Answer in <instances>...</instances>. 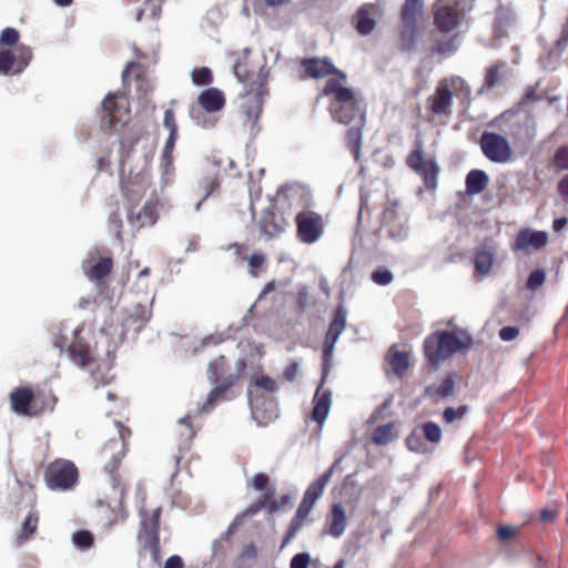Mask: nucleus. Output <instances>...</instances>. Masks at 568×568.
Wrapping results in <instances>:
<instances>
[{
    "label": "nucleus",
    "instance_id": "ddd939ff",
    "mask_svg": "<svg viewBox=\"0 0 568 568\" xmlns=\"http://www.w3.org/2000/svg\"><path fill=\"white\" fill-rule=\"evenodd\" d=\"M303 68L302 79H322L331 77L329 79H338L346 81L347 75L337 69L332 60L327 57L324 58H305L301 61Z\"/></svg>",
    "mask_w": 568,
    "mask_h": 568
},
{
    "label": "nucleus",
    "instance_id": "5fc2aeb1",
    "mask_svg": "<svg viewBox=\"0 0 568 568\" xmlns=\"http://www.w3.org/2000/svg\"><path fill=\"white\" fill-rule=\"evenodd\" d=\"M466 410H467L466 405H462L457 409H455L453 407H447V408H445V410L443 413V420L446 424H452L456 418H463L464 415L466 414Z\"/></svg>",
    "mask_w": 568,
    "mask_h": 568
},
{
    "label": "nucleus",
    "instance_id": "37998d69",
    "mask_svg": "<svg viewBox=\"0 0 568 568\" xmlns=\"http://www.w3.org/2000/svg\"><path fill=\"white\" fill-rule=\"evenodd\" d=\"M192 82L199 87L210 85L213 80V73L207 67L194 68L191 72Z\"/></svg>",
    "mask_w": 568,
    "mask_h": 568
},
{
    "label": "nucleus",
    "instance_id": "ea45409f",
    "mask_svg": "<svg viewBox=\"0 0 568 568\" xmlns=\"http://www.w3.org/2000/svg\"><path fill=\"white\" fill-rule=\"evenodd\" d=\"M163 0H145L141 9L136 13V20L141 21L143 17L148 19H156L162 11Z\"/></svg>",
    "mask_w": 568,
    "mask_h": 568
},
{
    "label": "nucleus",
    "instance_id": "864d4df0",
    "mask_svg": "<svg viewBox=\"0 0 568 568\" xmlns=\"http://www.w3.org/2000/svg\"><path fill=\"white\" fill-rule=\"evenodd\" d=\"M163 125L169 130V134L179 135V126L173 109H166L163 116Z\"/></svg>",
    "mask_w": 568,
    "mask_h": 568
},
{
    "label": "nucleus",
    "instance_id": "cd10ccee",
    "mask_svg": "<svg viewBox=\"0 0 568 568\" xmlns=\"http://www.w3.org/2000/svg\"><path fill=\"white\" fill-rule=\"evenodd\" d=\"M38 526H39L38 511H33V510L29 511V514L27 515V517L24 518V520L21 525L20 531L18 532V535L16 537V545L20 547V546L24 545L26 542H28L29 540H31L38 530Z\"/></svg>",
    "mask_w": 568,
    "mask_h": 568
},
{
    "label": "nucleus",
    "instance_id": "69168bd1",
    "mask_svg": "<svg viewBox=\"0 0 568 568\" xmlns=\"http://www.w3.org/2000/svg\"><path fill=\"white\" fill-rule=\"evenodd\" d=\"M519 335V328L515 326H505L499 331V337L505 341H514Z\"/></svg>",
    "mask_w": 568,
    "mask_h": 568
},
{
    "label": "nucleus",
    "instance_id": "1a4fd4ad",
    "mask_svg": "<svg viewBox=\"0 0 568 568\" xmlns=\"http://www.w3.org/2000/svg\"><path fill=\"white\" fill-rule=\"evenodd\" d=\"M465 0H437L433 6V24L444 34L458 30L466 20Z\"/></svg>",
    "mask_w": 568,
    "mask_h": 568
},
{
    "label": "nucleus",
    "instance_id": "c85d7f7f",
    "mask_svg": "<svg viewBox=\"0 0 568 568\" xmlns=\"http://www.w3.org/2000/svg\"><path fill=\"white\" fill-rule=\"evenodd\" d=\"M488 183V175L483 170H471L466 175V192L469 195L479 194L487 189Z\"/></svg>",
    "mask_w": 568,
    "mask_h": 568
},
{
    "label": "nucleus",
    "instance_id": "412c9836",
    "mask_svg": "<svg viewBox=\"0 0 568 568\" xmlns=\"http://www.w3.org/2000/svg\"><path fill=\"white\" fill-rule=\"evenodd\" d=\"M377 7L372 3H365L358 8L353 20L355 30L361 36H368L374 31L376 27L375 17L377 16Z\"/></svg>",
    "mask_w": 568,
    "mask_h": 568
},
{
    "label": "nucleus",
    "instance_id": "f8f14e48",
    "mask_svg": "<svg viewBox=\"0 0 568 568\" xmlns=\"http://www.w3.org/2000/svg\"><path fill=\"white\" fill-rule=\"evenodd\" d=\"M296 236L304 244H314L324 234V221L320 213L303 210L295 216Z\"/></svg>",
    "mask_w": 568,
    "mask_h": 568
},
{
    "label": "nucleus",
    "instance_id": "4c0bfd02",
    "mask_svg": "<svg viewBox=\"0 0 568 568\" xmlns=\"http://www.w3.org/2000/svg\"><path fill=\"white\" fill-rule=\"evenodd\" d=\"M266 507H268V510H270L271 513L276 511V510L278 509V505L276 504V501L271 500V494H268V493H264V494L262 495V497H261L257 501H255V503L251 504V505H250V506L244 510V513L242 514V516L244 517V516L255 515V514H257L260 510H262L263 508H266Z\"/></svg>",
    "mask_w": 568,
    "mask_h": 568
},
{
    "label": "nucleus",
    "instance_id": "680f3d73",
    "mask_svg": "<svg viewBox=\"0 0 568 568\" xmlns=\"http://www.w3.org/2000/svg\"><path fill=\"white\" fill-rule=\"evenodd\" d=\"M204 189H205V194L203 196L202 200L199 201V203L196 204V210L200 209L202 202L209 196L212 194V192H214L219 186H220V182L217 180L216 176H212V178H206L204 180Z\"/></svg>",
    "mask_w": 568,
    "mask_h": 568
},
{
    "label": "nucleus",
    "instance_id": "f3484780",
    "mask_svg": "<svg viewBox=\"0 0 568 568\" xmlns=\"http://www.w3.org/2000/svg\"><path fill=\"white\" fill-rule=\"evenodd\" d=\"M548 243V234L545 231L521 229L511 244L513 251H527L529 247L540 250Z\"/></svg>",
    "mask_w": 568,
    "mask_h": 568
},
{
    "label": "nucleus",
    "instance_id": "5701e85b",
    "mask_svg": "<svg viewBox=\"0 0 568 568\" xmlns=\"http://www.w3.org/2000/svg\"><path fill=\"white\" fill-rule=\"evenodd\" d=\"M346 526L347 518L343 505L333 504L327 516L324 532L334 538H339L345 532Z\"/></svg>",
    "mask_w": 568,
    "mask_h": 568
},
{
    "label": "nucleus",
    "instance_id": "603ef678",
    "mask_svg": "<svg viewBox=\"0 0 568 568\" xmlns=\"http://www.w3.org/2000/svg\"><path fill=\"white\" fill-rule=\"evenodd\" d=\"M545 280H546L545 271L541 268H537L529 274L526 286H527V288L535 291L544 284Z\"/></svg>",
    "mask_w": 568,
    "mask_h": 568
},
{
    "label": "nucleus",
    "instance_id": "393cba45",
    "mask_svg": "<svg viewBox=\"0 0 568 568\" xmlns=\"http://www.w3.org/2000/svg\"><path fill=\"white\" fill-rule=\"evenodd\" d=\"M113 268L111 256L101 257L98 261L91 260L83 265V272L90 281H100L109 276Z\"/></svg>",
    "mask_w": 568,
    "mask_h": 568
},
{
    "label": "nucleus",
    "instance_id": "bb28decb",
    "mask_svg": "<svg viewBox=\"0 0 568 568\" xmlns=\"http://www.w3.org/2000/svg\"><path fill=\"white\" fill-rule=\"evenodd\" d=\"M335 469V464H333L328 469H326L318 478L312 481L307 489L304 493V498L310 501L316 503L317 499L323 495L325 487L329 483Z\"/></svg>",
    "mask_w": 568,
    "mask_h": 568
},
{
    "label": "nucleus",
    "instance_id": "e433bc0d",
    "mask_svg": "<svg viewBox=\"0 0 568 568\" xmlns=\"http://www.w3.org/2000/svg\"><path fill=\"white\" fill-rule=\"evenodd\" d=\"M395 438V426L393 423L379 425L374 429L373 443L378 446L388 445Z\"/></svg>",
    "mask_w": 568,
    "mask_h": 568
},
{
    "label": "nucleus",
    "instance_id": "423d86ee",
    "mask_svg": "<svg viewBox=\"0 0 568 568\" xmlns=\"http://www.w3.org/2000/svg\"><path fill=\"white\" fill-rule=\"evenodd\" d=\"M115 425L118 436L104 443L98 455L100 460L105 462L104 469L109 474L111 485L122 499L125 495V486L119 474V467L128 452L126 440L131 436V429L120 422H116Z\"/></svg>",
    "mask_w": 568,
    "mask_h": 568
},
{
    "label": "nucleus",
    "instance_id": "58836bf2",
    "mask_svg": "<svg viewBox=\"0 0 568 568\" xmlns=\"http://www.w3.org/2000/svg\"><path fill=\"white\" fill-rule=\"evenodd\" d=\"M494 263V255L489 251H478L474 256L475 270L480 275H487Z\"/></svg>",
    "mask_w": 568,
    "mask_h": 568
},
{
    "label": "nucleus",
    "instance_id": "e2e57ef3",
    "mask_svg": "<svg viewBox=\"0 0 568 568\" xmlns=\"http://www.w3.org/2000/svg\"><path fill=\"white\" fill-rule=\"evenodd\" d=\"M254 385L258 388H263L270 393L277 389V383L270 376H261L255 379Z\"/></svg>",
    "mask_w": 568,
    "mask_h": 568
},
{
    "label": "nucleus",
    "instance_id": "7ed1b4c3",
    "mask_svg": "<svg viewBox=\"0 0 568 568\" xmlns=\"http://www.w3.org/2000/svg\"><path fill=\"white\" fill-rule=\"evenodd\" d=\"M322 97L329 99L328 112L334 121L345 125L366 124V110L357 93L347 87V80L327 79L318 94Z\"/></svg>",
    "mask_w": 568,
    "mask_h": 568
},
{
    "label": "nucleus",
    "instance_id": "b1692460",
    "mask_svg": "<svg viewBox=\"0 0 568 568\" xmlns=\"http://www.w3.org/2000/svg\"><path fill=\"white\" fill-rule=\"evenodd\" d=\"M129 223L136 230L153 225L158 220L156 207L153 203H145L136 212L134 207L129 210Z\"/></svg>",
    "mask_w": 568,
    "mask_h": 568
},
{
    "label": "nucleus",
    "instance_id": "39448f33",
    "mask_svg": "<svg viewBox=\"0 0 568 568\" xmlns=\"http://www.w3.org/2000/svg\"><path fill=\"white\" fill-rule=\"evenodd\" d=\"M471 344V336L466 331H442L428 335L423 347L427 361L437 368L440 363L447 361L457 352L468 349Z\"/></svg>",
    "mask_w": 568,
    "mask_h": 568
},
{
    "label": "nucleus",
    "instance_id": "aec40b11",
    "mask_svg": "<svg viewBox=\"0 0 568 568\" xmlns=\"http://www.w3.org/2000/svg\"><path fill=\"white\" fill-rule=\"evenodd\" d=\"M103 109L109 115V125L122 121V115L130 112L129 102L121 93H109L103 100Z\"/></svg>",
    "mask_w": 568,
    "mask_h": 568
},
{
    "label": "nucleus",
    "instance_id": "338daca9",
    "mask_svg": "<svg viewBox=\"0 0 568 568\" xmlns=\"http://www.w3.org/2000/svg\"><path fill=\"white\" fill-rule=\"evenodd\" d=\"M268 484V477L264 473L256 474L251 481V485L256 490H264Z\"/></svg>",
    "mask_w": 568,
    "mask_h": 568
},
{
    "label": "nucleus",
    "instance_id": "473e14b6",
    "mask_svg": "<svg viewBox=\"0 0 568 568\" xmlns=\"http://www.w3.org/2000/svg\"><path fill=\"white\" fill-rule=\"evenodd\" d=\"M189 115L197 126L203 129H211L217 123V116L215 113L205 111L195 105L190 106Z\"/></svg>",
    "mask_w": 568,
    "mask_h": 568
},
{
    "label": "nucleus",
    "instance_id": "0e129e2a",
    "mask_svg": "<svg viewBox=\"0 0 568 568\" xmlns=\"http://www.w3.org/2000/svg\"><path fill=\"white\" fill-rule=\"evenodd\" d=\"M265 255L261 252L253 253L248 258V266L251 268V273L256 276V268H260L265 263Z\"/></svg>",
    "mask_w": 568,
    "mask_h": 568
},
{
    "label": "nucleus",
    "instance_id": "4be33fe9",
    "mask_svg": "<svg viewBox=\"0 0 568 568\" xmlns=\"http://www.w3.org/2000/svg\"><path fill=\"white\" fill-rule=\"evenodd\" d=\"M226 100L224 93L217 88H207L203 90L193 105L205 111L217 113L225 106Z\"/></svg>",
    "mask_w": 568,
    "mask_h": 568
},
{
    "label": "nucleus",
    "instance_id": "3c124183",
    "mask_svg": "<svg viewBox=\"0 0 568 568\" xmlns=\"http://www.w3.org/2000/svg\"><path fill=\"white\" fill-rule=\"evenodd\" d=\"M20 39L19 31L14 28H6L0 34V44L7 47H13Z\"/></svg>",
    "mask_w": 568,
    "mask_h": 568
},
{
    "label": "nucleus",
    "instance_id": "6e6d98bb",
    "mask_svg": "<svg viewBox=\"0 0 568 568\" xmlns=\"http://www.w3.org/2000/svg\"><path fill=\"white\" fill-rule=\"evenodd\" d=\"M302 526H303V521L293 517V519L291 520L290 526L286 530V534L283 538L281 548H284L292 539L295 538L296 534L300 531Z\"/></svg>",
    "mask_w": 568,
    "mask_h": 568
},
{
    "label": "nucleus",
    "instance_id": "a878e982",
    "mask_svg": "<svg viewBox=\"0 0 568 568\" xmlns=\"http://www.w3.org/2000/svg\"><path fill=\"white\" fill-rule=\"evenodd\" d=\"M455 393V374L445 376L440 383L433 384L426 387L425 394L429 398L440 399L453 396Z\"/></svg>",
    "mask_w": 568,
    "mask_h": 568
},
{
    "label": "nucleus",
    "instance_id": "6ab92c4d",
    "mask_svg": "<svg viewBox=\"0 0 568 568\" xmlns=\"http://www.w3.org/2000/svg\"><path fill=\"white\" fill-rule=\"evenodd\" d=\"M239 381L237 374H230L227 377H224L221 383H216L217 385L211 389L209 393L205 402L199 408L200 413H206L210 412L216 404H219L222 400L227 399V392L232 386L236 384Z\"/></svg>",
    "mask_w": 568,
    "mask_h": 568
},
{
    "label": "nucleus",
    "instance_id": "20e7f679",
    "mask_svg": "<svg viewBox=\"0 0 568 568\" xmlns=\"http://www.w3.org/2000/svg\"><path fill=\"white\" fill-rule=\"evenodd\" d=\"M532 135L525 121L514 119L505 130V135L484 131L479 138V146L485 155L493 163L504 164L514 160L511 144H525L531 141Z\"/></svg>",
    "mask_w": 568,
    "mask_h": 568
},
{
    "label": "nucleus",
    "instance_id": "09e8293b",
    "mask_svg": "<svg viewBox=\"0 0 568 568\" xmlns=\"http://www.w3.org/2000/svg\"><path fill=\"white\" fill-rule=\"evenodd\" d=\"M552 165L559 171H568V146H559L552 155Z\"/></svg>",
    "mask_w": 568,
    "mask_h": 568
},
{
    "label": "nucleus",
    "instance_id": "79ce46f5",
    "mask_svg": "<svg viewBox=\"0 0 568 568\" xmlns=\"http://www.w3.org/2000/svg\"><path fill=\"white\" fill-rule=\"evenodd\" d=\"M16 61V72L20 73L29 64L32 59V50L24 44H19L12 51Z\"/></svg>",
    "mask_w": 568,
    "mask_h": 568
},
{
    "label": "nucleus",
    "instance_id": "c03bdc74",
    "mask_svg": "<svg viewBox=\"0 0 568 568\" xmlns=\"http://www.w3.org/2000/svg\"><path fill=\"white\" fill-rule=\"evenodd\" d=\"M418 33L417 24H403L400 33L402 45L405 50H413L416 43V37Z\"/></svg>",
    "mask_w": 568,
    "mask_h": 568
},
{
    "label": "nucleus",
    "instance_id": "9b49d317",
    "mask_svg": "<svg viewBox=\"0 0 568 568\" xmlns=\"http://www.w3.org/2000/svg\"><path fill=\"white\" fill-rule=\"evenodd\" d=\"M406 165L422 176L427 190L436 189L439 168L434 159L425 156L422 139L414 142L413 150L406 156Z\"/></svg>",
    "mask_w": 568,
    "mask_h": 568
},
{
    "label": "nucleus",
    "instance_id": "c756f323",
    "mask_svg": "<svg viewBox=\"0 0 568 568\" xmlns=\"http://www.w3.org/2000/svg\"><path fill=\"white\" fill-rule=\"evenodd\" d=\"M364 126L365 124L352 123L349 129L346 131L347 148L355 160H358L361 155Z\"/></svg>",
    "mask_w": 568,
    "mask_h": 568
},
{
    "label": "nucleus",
    "instance_id": "2eb2a0df",
    "mask_svg": "<svg viewBox=\"0 0 568 568\" xmlns=\"http://www.w3.org/2000/svg\"><path fill=\"white\" fill-rule=\"evenodd\" d=\"M160 517L161 508L153 510L149 518L141 523L139 540L144 549H149L156 558L160 552Z\"/></svg>",
    "mask_w": 568,
    "mask_h": 568
},
{
    "label": "nucleus",
    "instance_id": "49530a36",
    "mask_svg": "<svg viewBox=\"0 0 568 568\" xmlns=\"http://www.w3.org/2000/svg\"><path fill=\"white\" fill-rule=\"evenodd\" d=\"M0 73H17L14 54L12 50H0Z\"/></svg>",
    "mask_w": 568,
    "mask_h": 568
},
{
    "label": "nucleus",
    "instance_id": "a18cd8bd",
    "mask_svg": "<svg viewBox=\"0 0 568 568\" xmlns=\"http://www.w3.org/2000/svg\"><path fill=\"white\" fill-rule=\"evenodd\" d=\"M72 542L81 550L91 548L94 544V537L89 530H78L72 535Z\"/></svg>",
    "mask_w": 568,
    "mask_h": 568
},
{
    "label": "nucleus",
    "instance_id": "dca6fc26",
    "mask_svg": "<svg viewBox=\"0 0 568 568\" xmlns=\"http://www.w3.org/2000/svg\"><path fill=\"white\" fill-rule=\"evenodd\" d=\"M288 223L284 215L273 207L264 210L257 221L261 236L265 241L280 237L286 230Z\"/></svg>",
    "mask_w": 568,
    "mask_h": 568
},
{
    "label": "nucleus",
    "instance_id": "0eeeda50",
    "mask_svg": "<svg viewBox=\"0 0 568 568\" xmlns=\"http://www.w3.org/2000/svg\"><path fill=\"white\" fill-rule=\"evenodd\" d=\"M462 92L468 93L469 89L460 77H449L442 79L435 91L426 99V110L429 114V121L446 123L453 113V98Z\"/></svg>",
    "mask_w": 568,
    "mask_h": 568
},
{
    "label": "nucleus",
    "instance_id": "052dcab7",
    "mask_svg": "<svg viewBox=\"0 0 568 568\" xmlns=\"http://www.w3.org/2000/svg\"><path fill=\"white\" fill-rule=\"evenodd\" d=\"M311 556L307 552H298L293 556L290 568H308Z\"/></svg>",
    "mask_w": 568,
    "mask_h": 568
},
{
    "label": "nucleus",
    "instance_id": "f257e3e1",
    "mask_svg": "<svg viewBox=\"0 0 568 568\" xmlns=\"http://www.w3.org/2000/svg\"><path fill=\"white\" fill-rule=\"evenodd\" d=\"M233 69L235 77L245 88L242 103L244 124L248 126L251 134H255L258 131L257 122L263 111L264 97L268 93V69L265 64H255L247 48L239 55Z\"/></svg>",
    "mask_w": 568,
    "mask_h": 568
},
{
    "label": "nucleus",
    "instance_id": "72a5a7b5",
    "mask_svg": "<svg viewBox=\"0 0 568 568\" xmlns=\"http://www.w3.org/2000/svg\"><path fill=\"white\" fill-rule=\"evenodd\" d=\"M229 371V364L225 356L220 355L215 359H213L207 367V377L211 383L216 384L221 383L224 377H227L230 374H226Z\"/></svg>",
    "mask_w": 568,
    "mask_h": 568
},
{
    "label": "nucleus",
    "instance_id": "8fccbe9b",
    "mask_svg": "<svg viewBox=\"0 0 568 568\" xmlns=\"http://www.w3.org/2000/svg\"><path fill=\"white\" fill-rule=\"evenodd\" d=\"M371 278L375 284L385 286L392 283L394 276L387 268L379 267L372 273Z\"/></svg>",
    "mask_w": 568,
    "mask_h": 568
},
{
    "label": "nucleus",
    "instance_id": "774afa93",
    "mask_svg": "<svg viewBox=\"0 0 568 568\" xmlns=\"http://www.w3.org/2000/svg\"><path fill=\"white\" fill-rule=\"evenodd\" d=\"M557 191L561 199L568 203V173L565 174L557 184Z\"/></svg>",
    "mask_w": 568,
    "mask_h": 568
},
{
    "label": "nucleus",
    "instance_id": "2f4dec72",
    "mask_svg": "<svg viewBox=\"0 0 568 568\" xmlns=\"http://www.w3.org/2000/svg\"><path fill=\"white\" fill-rule=\"evenodd\" d=\"M458 33H450L449 37L434 38L432 51L440 55H450L457 51Z\"/></svg>",
    "mask_w": 568,
    "mask_h": 568
},
{
    "label": "nucleus",
    "instance_id": "f03ea898",
    "mask_svg": "<svg viewBox=\"0 0 568 568\" xmlns=\"http://www.w3.org/2000/svg\"><path fill=\"white\" fill-rule=\"evenodd\" d=\"M346 310L339 305L334 312V317L329 323V327L323 343L322 378L313 398V409L311 416L312 419L318 424L320 429L322 428L328 415L332 404V393L328 389H324L323 386L329 372V363L335 344L346 327Z\"/></svg>",
    "mask_w": 568,
    "mask_h": 568
},
{
    "label": "nucleus",
    "instance_id": "f704fd0d",
    "mask_svg": "<svg viewBox=\"0 0 568 568\" xmlns=\"http://www.w3.org/2000/svg\"><path fill=\"white\" fill-rule=\"evenodd\" d=\"M506 63L504 61H497L485 70L484 88L494 89L503 82Z\"/></svg>",
    "mask_w": 568,
    "mask_h": 568
},
{
    "label": "nucleus",
    "instance_id": "a19ab883",
    "mask_svg": "<svg viewBox=\"0 0 568 568\" xmlns=\"http://www.w3.org/2000/svg\"><path fill=\"white\" fill-rule=\"evenodd\" d=\"M257 554V548L253 542L244 545L240 554L234 559V568H250V566L245 564L246 560L256 559Z\"/></svg>",
    "mask_w": 568,
    "mask_h": 568
},
{
    "label": "nucleus",
    "instance_id": "4d7b16f0",
    "mask_svg": "<svg viewBox=\"0 0 568 568\" xmlns=\"http://www.w3.org/2000/svg\"><path fill=\"white\" fill-rule=\"evenodd\" d=\"M142 65L138 62H130L126 64L123 73H122V81L124 84H128L130 81V77L134 75L136 79L142 77Z\"/></svg>",
    "mask_w": 568,
    "mask_h": 568
},
{
    "label": "nucleus",
    "instance_id": "9d476101",
    "mask_svg": "<svg viewBox=\"0 0 568 568\" xmlns=\"http://www.w3.org/2000/svg\"><path fill=\"white\" fill-rule=\"evenodd\" d=\"M79 479V470L73 462L58 458L44 469V481L51 490H69Z\"/></svg>",
    "mask_w": 568,
    "mask_h": 568
},
{
    "label": "nucleus",
    "instance_id": "4468645a",
    "mask_svg": "<svg viewBox=\"0 0 568 568\" xmlns=\"http://www.w3.org/2000/svg\"><path fill=\"white\" fill-rule=\"evenodd\" d=\"M9 399L11 409L18 415L37 416L44 410L43 406L38 405L40 395L34 394L29 387L14 388Z\"/></svg>",
    "mask_w": 568,
    "mask_h": 568
},
{
    "label": "nucleus",
    "instance_id": "7c9ffc66",
    "mask_svg": "<svg viewBox=\"0 0 568 568\" xmlns=\"http://www.w3.org/2000/svg\"><path fill=\"white\" fill-rule=\"evenodd\" d=\"M423 0H405L400 11L403 24H417L418 17L423 12Z\"/></svg>",
    "mask_w": 568,
    "mask_h": 568
},
{
    "label": "nucleus",
    "instance_id": "de8ad7c7",
    "mask_svg": "<svg viewBox=\"0 0 568 568\" xmlns=\"http://www.w3.org/2000/svg\"><path fill=\"white\" fill-rule=\"evenodd\" d=\"M422 430H423V435L424 437L433 443V444H437L440 442L442 439V429L440 427L434 423V422H426L422 425Z\"/></svg>",
    "mask_w": 568,
    "mask_h": 568
},
{
    "label": "nucleus",
    "instance_id": "13d9d810",
    "mask_svg": "<svg viewBox=\"0 0 568 568\" xmlns=\"http://www.w3.org/2000/svg\"><path fill=\"white\" fill-rule=\"evenodd\" d=\"M314 505H315V503L310 501L308 499H305L303 497V499H302L301 504L298 505V508H297L294 517L296 519H298V520L304 521L308 517V515H310L311 510L313 509Z\"/></svg>",
    "mask_w": 568,
    "mask_h": 568
},
{
    "label": "nucleus",
    "instance_id": "bf43d9fd",
    "mask_svg": "<svg viewBox=\"0 0 568 568\" xmlns=\"http://www.w3.org/2000/svg\"><path fill=\"white\" fill-rule=\"evenodd\" d=\"M314 505H315V503L310 501L308 499H305L303 497V499H302L301 504L298 505V508H297L294 517L296 519H298V520L304 521L308 517V515H310L311 510L313 509Z\"/></svg>",
    "mask_w": 568,
    "mask_h": 568
},
{
    "label": "nucleus",
    "instance_id": "6e6552de",
    "mask_svg": "<svg viewBox=\"0 0 568 568\" xmlns=\"http://www.w3.org/2000/svg\"><path fill=\"white\" fill-rule=\"evenodd\" d=\"M54 346L62 353L65 352L72 363L80 367L87 368L99 362L95 346L83 335L82 328L73 331V338L70 343L67 336L58 335L54 339Z\"/></svg>",
    "mask_w": 568,
    "mask_h": 568
},
{
    "label": "nucleus",
    "instance_id": "a211bd4d",
    "mask_svg": "<svg viewBox=\"0 0 568 568\" xmlns=\"http://www.w3.org/2000/svg\"><path fill=\"white\" fill-rule=\"evenodd\" d=\"M382 226L392 239L400 240L406 236L407 229L402 223L398 214V204L396 202H392L385 207L382 215Z\"/></svg>",
    "mask_w": 568,
    "mask_h": 568
},
{
    "label": "nucleus",
    "instance_id": "c9c22d12",
    "mask_svg": "<svg viewBox=\"0 0 568 568\" xmlns=\"http://www.w3.org/2000/svg\"><path fill=\"white\" fill-rule=\"evenodd\" d=\"M389 365L396 376L403 377L409 368V355L407 352L389 349Z\"/></svg>",
    "mask_w": 568,
    "mask_h": 568
}]
</instances>
